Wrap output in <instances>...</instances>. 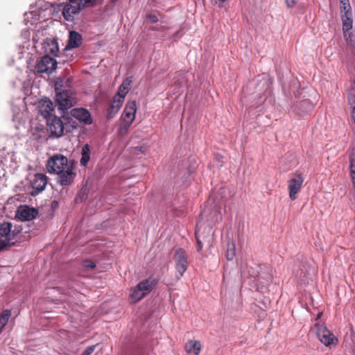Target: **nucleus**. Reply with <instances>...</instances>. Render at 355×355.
Here are the masks:
<instances>
[{
  "instance_id": "nucleus-1",
  "label": "nucleus",
  "mask_w": 355,
  "mask_h": 355,
  "mask_svg": "<svg viewBox=\"0 0 355 355\" xmlns=\"http://www.w3.org/2000/svg\"><path fill=\"white\" fill-rule=\"evenodd\" d=\"M49 173L58 175V182L62 186L70 185L76 176L74 165L60 154L51 156L46 162Z\"/></svg>"
},
{
  "instance_id": "nucleus-2",
  "label": "nucleus",
  "mask_w": 355,
  "mask_h": 355,
  "mask_svg": "<svg viewBox=\"0 0 355 355\" xmlns=\"http://www.w3.org/2000/svg\"><path fill=\"white\" fill-rule=\"evenodd\" d=\"M155 282L151 279H148L139 282L135 288L130 291V298L132 303H137L143 299L145 296L149 294Z\"/></svg>"
},
{
  "instance_id": "nucleus-3",
  "label": "nucleus",
  "mask_w": 355,
  "mask_h": 355,
  "mask_svg": "<svg viewBox=\"0 0 355 355\" xmlns=\"http://www.w3.org/2000/svg\"><path fill=\"white\" fill-rule=\"evenodd\" d=\"M319 340L325 346L337 343V338L323 324L317 322L312 327Z\"/></svg>"
},
{
  "instance_id": "nucleus-4",
  "label": "nucleus",
  "mask_w": 355,
  "mask_h": 355,
  "mask_svg": "<svg viewBox=\"0 0 355 355\" xmlns=\"http://www.w3.org/2000/svg\"><path fill=\"white\" fill-rule=\"evenodd\" d=\"M173 261L175 263V277L178 279H180L183 276L188 267L186 252L181 248L177 249L173 257Z\"/></svg>"
},
{
  "instance_id": "nucleus-5",
  "label": "nucleus",
  "mask_w": 355,
  "mask_h": 355,
  "mask_svg": "<svg viewBox=\"0 0 355 355\" xmlns=\"http://www.w3.org/2000/svg\"><path fill=\"white\" fill-rule=\"evenodd\" d=\"M11 227L10 223L0 225V251L15 243V233L11 230Z\"/></svg>"
},
{
  "instance_id": "nucleus-6",
  "label": "nucleus",
  "mask_w": 355,
  "mask_h": 355,
  "mask_svg": "<svg viewBox=\"0 0 355 355\" xmlns=\"http://www.w3.org/2000/svg\"><path fill=\"white\" fill-rule=\"evenodd\" d=\"M55 101L60 110H67L73 107L76 103V99L73 93L69 90H64L56 93Z\"/></svg>"
},
{
  "instance_id": "nucleus-7",
  "label": "nucleus",
  "mask_w": 355,
  "mask_h": 355,
  "mask_svg": "<svg viewBox=\"0 0 355 355\" xmlns=\"http://www.w3.org/2000/svg\"><path fill=\"white\" fill-rule=\"evenodd\" d=\"M47 184V177L42 173L35 174L30 179V184L32 188L31 194L33 196H37L42 192L46 187Z\"/></svg>"
},
{
  "instance_id": "nucleus-8",
  "label": "nucleus",
  "mask_w": 355,
  "mask_h": 355,
  "mask_svg": "<svg viewBox=\"0 0 355 355\" xmlns=\"http://www.w3.org/2000/svg\"><path fill=\"white\" fill-rule=\"evenodd\" d=\"M57 62L49 55L42 57L36 65V70L38 73H51L56 68Z\"/></svg>"
},
{
  "instance_id": "nucleus-9",
  "label": "nucleus",
  "mask_w": 355,
  "mask_h": 355,
  "mask_svg": "<svg viewBox=\"0 0 355 355\" xmlns=\"http://www.w3.org/2000/svg\"><path fill=\"white\" fill-rule=\"evenodd\" d=\"M304 179L301 174H295L288 181L289 197L291 200L297 198V194L300 192Z\"/></svg>"
},
{
  "instance_id": "nucleus-10",
  "label": "nucleus",
  "mask_w": 355,
  "mask_h": 355,
  "mask_svg": "<svg viewBox=\"0 0 355 355\" xmlns=\"http://www.w3.org/2000/svg\"><path fill=\"white\" fill-rule=\"evenodd\" d=\"M83 8L80 3H71L64 6L62 13L67 21H72Z\"/></svg>"
},
{
  "instance_id": "nucleus-11",
  "label": "nucleus",
  "mask_w": 355,
  "mask_h": 355,
  "mask_svg": "<svg viewBox=\"0 0 355 355\" xmlns=\"http://www.w3.org/2000/svg\"><path fill=\"white\" fill-rule=\"evenodd\" d=\"M343 36L347 42H352V33L350 32L353 26L352 13L340 15Z\"/></svg>"
},
{
  "instance_id": "nucleus-12",
  "label": "nucleus",
  "mask_w": 355,
  "mask_h": 355,
  "mask_svg": "<svg viewBox=\"0 0 355 355\" xmlns=\"http://www.w3.org/2000/svg\"><path fill=\"white\" fill-rule=\"evenodd\" d=\"M47 126L51 133L56 137H60L63 133V123L62 120L57 116L51 118L47 123Z\"/></svg>"
},
{
  "instance_id": "nucleus-13",
  "label": "nucleus",
  "mask_w": 355,
  "mask_h": 355,
  "mask_svg": "<svg viewBox=\"0 0 355 355\" xmlns=\"http://www.w3.org/2000/svg\"><path fill=\"white\" fill-rule=\"evenodd\" d=\"M37 215V210L27 205H21L17 211V216L21 220H31Z\"/></svg>"
},
{
  "instance_id": "nucleus-14",
  "label": "nucleus",
  "mask_w": 355,
  "mask_h": 355,
  "mask_svg": "<svg viewBox=\"0 0 355 355\" xmlns=\"http://www.w3.org/2000/svg\"><path fill=\"white\" fill-rule=\"evenodd\" d=\"M137 112L136 101H133L126 105L123 114L121 115V121L132 124L135 119Z\"/></svg>"
},
{
  "instance_id": "nucleus-15",
  "label": "nucleus",
  "mask_w": 355,
  "mask_h": 355,
  "mask_svg": "<svg viewBox=\"0 0 355 355\" xmlns=\"http://www.w3.org/2000/svg\"><path fill=\"white\" fill-rule=\"evenodd\" d=\"M43 49L46 54L56 56L59 52L57 41L54 39H46L43 43Z\"/></svg>"
},
{
  "instance_id": "nucleus-16",
  "label": "nucleus",
  "mask_w": 355,
  "mask_h": 355,
  "mask_svg": "<svg viewBox=\"0 0 355 355\" xmlns=\"http://www.w3.org/2000/svg\"><path fill=\"white\" fill-rule=\"evenodd\" d=\"M184 349L188 355H199L202 345L198 340H190L186 343Z\"/></svg>"
},
{
  "instance_id": "nucleus-17",
  "label": "nucleus",
  "mask_w": 355,
  "mask_h": 355,
  "mask_svg": "<svg viewBox=\"0 0 355 355\" xmlns=\"http://www.w3.org/2000/svg\"><path fill=\"white\" fill-rule=\"evenodd\" d=\"M72 115L78 121L85 124H91L92 122L90 113L84 108L73 110Z\"/></svg>"
},
{
  "instance_id": "nucleus-18",
  "label": "nucleus",
  "mask_w": 355,
  "mask_h": 355,
  "mask_svg": "<svg viewBox=\"0 0 355 355\" xmlns=\"http://www.w3.org/2000/svg\"><path fill=\"white\" fill-rule=\"evenodd\" d=\"M82 37L76 31H70L68 43L65 49H71L77 48L81 43Z\"/></svg>"
},
{
  "instance_id": "nucleus-19",
  "label": "nucleus",
  "mask_w": 355,
  "mask_h": 355,
  "mask_svg": "<svg viewBox=\"0 0 355 355\" xmlns=\"http://www.w3.org/2000/svg\"><path fill=\"white\" fill-rule=\"evenodd\" d=\"M53 110V103L49 98H44L40 101V112L45 118L50 117Z\"/></svg>"
},
{
  "instance_id": "nucleus-20",
  "label": "nucleus",
  "mask_w": 355,
  "mask_h": 355,
  "mask_svg": "<svg viewBox=\"0 0 355 355\" xmlns=\"http://www.w3.org/2000/svg\"><path fill=\"white\" fill-rule=\"evenodd\" d=\"M131 83V80L126 78L119 87L117 94L115 95L118 98L124 100L126 94L129 91V87Z\"/></svg>"
},
{
  "instance_id": "nucleus-21",
  "label": "nucleus",
  "mask_w": 355,
  "mask_h": 355,
  "mask_svg": "<svg viewBox=\"0 0 355 355\" xmlns=\"http://www.w3.org/2000/svg\"><path fill=\"white\" fill-rule=\"evenodd\" d=\"M339 10L340 15L352 13L349 0H339Z\"/></svg>"
},
{
  "instance_id": "nucleus-22",
  "label": "nucleus",
  "mask_w": 355,
  "mask_h": 355,
  "mask_svg": "<svg viewBox=\"0 0 355 355\" xmlns=\"http://www.w3.org/2000/svg\"><path fill=\"white\" fill-rule=\"evenodd\" d=\"M89 145L86 144L84 145L82 148L81 154L82 157L80 159V164L83 166H86L88 163L90 156H89Z\"/></svg>"
},
{
  "instance_id": "nucleus-23",
  "label": "nucleus",
  "mask_w": 355,
  "mask_h": 355,
  "mask_svg": "<svg viewBox=\"0 0 355 355\" xmlns=\"http://www.w3.org/2000/svg\"><path fill=\"white\" fill-rule=\"evenodd\" d=\"M313 107V105L309 101L304 100L300 103V107L297 111V113L300 115H302L311 111Z\"/></svg>"
},
{
  "instance_id": "nucleus-24",
  "label": "nucleus",
  "mask_w": 355,
  "mask_h": 355,
  "mask_svg": "<svg viewBox=\"0 0 355 355\" xmlns=\"http://www.w3.org/2000/svg\"><path fill=\"white\" fill-rule=\"evenodd\" d=\"M39 19H40L39 16L37 14L34 13L33 11L26 12L25 14V19L24 20L26 21V23L30 21L31 24H33L36 21H37Z\"/></svg>"
},
{
  "instance_id": "nucleus-25",
  "label": "nucleus",
  "mask_w": 355,
  "mask_h": 355,
  "mask_svg": "<svg viewBox=\"0 0 355 355\" xmlns=\"http://www.w3.org/2000/svg\"><path fill=\"white\" fill-rule=\"evenodd\" d=\"M236 254L235 246L233 243L229 244L226 252V258L228 260H232Z\"/></svg>"
},
{
  "instance_id": "nucleus-26",
  "label": "nucleus",
  "mask_w": 355,
  "mask_h": 355,
  "mask_svg": "<svg viewBox=\"0 0 355 355\" xmlns=\"http://www.w3.org/2000/svg\"><path fill=\"white\" fill-rule=\"evenodd\" d=\"M130 125H131L129 123L121 121V123L117 131L118 135L121 137L126 135Z\"/></svg>"
},
{
  "instance_id": "nucleus-27",
  "label": "nucleus",
  "mask_w": 355,
  "mask_h": 355,
  "mask_svg": "<svg viewBox=\"0 0 355 355\" xmlns=\"http://www.w3.org/2000/svg\"><path fill=\"white\" fill-rule=\"evenodd\" d=\"M123 99L118 98L117 96H114L111 106L113 107V108H114L115 111L119 110L123 103Z\"/></svg>"
},
{
  "instance_id": "nucleus-28",
  "label": "nucleus",
  "mask_w": 355,
  "mask_h": 355,
  "mask_svg": "<svg viewBox=\"0 0 355 355\" xmlns=\"http://www.w3.org/2000/svg\"><path fill=\"white\" fill-rule=\"evenodd\" d=\"M201 227H202L201 225H198L197 228H196V237L197 242H198V251L201 250L202 248V241L200 239V232H201Z\"/></svg>"
},
{
  "instance_id": "nucleus-29",
  "label": "nucleus",
  "mask_w": 355,
  "mask_h": 355,
  "mask_svg": "<svg viewBox=\"0 0 355 355\" xmlns=\"http://www.w3.org/2000/svg\"><path fill=\"white\" fill-rule=\"evenodd\" d=\"M98 0H81V6L84 7L94 6Z\"/></svg>"
},
{
  "instance_id": "nucleus-30",
  "label": "nucleus",
  "mask_w": 355,
  "mask_h": 355,
  "mask_svg": "<svg viewBox=\"0 0 355 355\" xmlns=\"http://www.w3.org/2000/svg\"><path fill=\"white\" fill-rule=\"evenodd\" d=\"M118 112L119 110L115 111L114 108L110 105L107 110V117L108 119H112Z\"/></svg>"
},
{
  "instance_id": "nucleus-31",
  "label": "nucleus",
  "mask_w": 355,
  "mask_h": 355,
  "mask_svg": "<svg viewBox=\"0 0 355 355\" xmlns=\"http://www.w3.org/2000/svg\"><path fill=\"white\" fill-rule=\"evenodd\" d=\"M83 266L85 268L92 269L96 266V265L92 261L85 260L83 262Z\"/></svg>"
},
{
  "instance_id": "nucleus-32",
  "label": "nucleus",
  "mask_w": 355,
  "mask_h": 355,
  "mask_svg": "<svg viewBox=\"0 0 355 355\" xmlns=\"http://www.w3.org/2000/svg\"><path fill=\"white\" fill-rule=\"evenodd\" d=\"M95 346L92 345L90 347H88L84 352L82 353V355H90L93 353L94 351Z\"/></svg>"
},
{
  "instance_id": "nucleus-33",
  "label": "nucleus",
  "mask_w": 355,
  "mask_h": 355,
  "mask_svg": "<svg viewBox=\"0 0 355 355\" xmlns=\"http://www.w3.org/2000/svg\"><path fill=\"white\" fill-rule=\"evenodd\" d=\"M148 17L149 20L150 21V22H152V23H155L158 21V18L155 15L150 14L148 16Z\"/></svg>"
},
{
  "instance_id": "nucleus-34",
  "label": "nucleus",
  "mask_w": 355,
  "mask_h": 355,
  "mask_svg": "<svg viewBox=\"0 0 355 355\" xmlns=\"http://www.w3.org/2000/svg\"><path fill=\"white\" fill-rule=\"evenodd\" d=\"M298 0H286L287 6L289 8L293 7Z\"/></svg>"
},
{
  "instance_id": "nucleus-35",
  "label": "nucleus",
  "mask_w": 355,
  "mask_h": 355,
  "mask_svg": "<svg viewBox=\"0 0 355 355\" xmlns=\"http://www.w3.org/2000/svg\"><path fill=\"white\" fill-rule=\"evenodd\" d=\"M214 3L218 5L219 7H223V3H225L227 0H213Z\"/></svg>"
},
{
  "instance_id": "nucleus-36",
  "label": "nucleus",
  "mask_w": 355,
  "mask_h": 355,
  "mask_svg": "<svg viewBox=\"0 0 355 355\" xmlns=\"http://www.w3.org/2000/svg\"><path fill=\"white\" fill-rule=\"evenodd\" d=\"M71 3H81V0H69Z\"/></svg>"
},
{
  "instance_id": "nucleus-37",
  "label": "nucleus",
  "mask_w": 355,
  "mask_h": 355,
  "mask_svg": "<svg viewBox=\"0 0 355 355\" xmlns=\"http://www.w3.org/2000/svg\"><path fill=\"white\" fill-rule=\"evenodd\" d=\"M261 278H263V275H262V274H259V279H259V280H260V279H261Z\"/></svg>"
},
{
  "instance_id": "nucleus-38",
  "label": "nucleus",
  "mask_w": 355,
  "mask_h": 355,
  "mask_svg": "<svg viewBox=\"0 0 355 355\" xmlns=\"http://www.w3.org/2000/svg\"><path fill=\"white\" fill-rule=\"evenodd\" d=\"M267 281L270 282L271 281V277L269 275L267 277Z\"/></svg>"
},
{
  "instance_id": "nucleus-39",
  "label": "nucleus",
  "mask_w": 355,
  "mask_h": 355,
  "mask_svg": "<svg viewBox=\"0 0 355 355\" xmlns=\"http://www.w3.org/2000/svg\"><path fill=\"white\" fill-rule=\"evenodd\" d=\"M321 314H322L321 313H319L318 314L317 320L320 317Z\"/></svg>"
},
{
  "instance_id": "nucleus-40",
  "label": "nucleus",
  "mask_w": 355,
  "mask_h": 355,
  "mask_svg": "<svg viewBox=\"0 0 355 355\" xmlns=\"http://www.w3.org/2000/svg\"><path fill=\"white\" fill-rule=\"evenodd\" d=\"M112 2H115L117 0H110Z\"/></svg>"
}]
</instances>
